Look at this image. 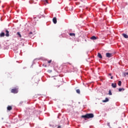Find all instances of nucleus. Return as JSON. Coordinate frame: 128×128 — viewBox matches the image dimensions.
I'll return each instance as SVG.
<instances>
[{
	"instance_id": "1",
	"label": "nucleus",
	"mask_w": 128,
	"mask_h": 128,
	"mask_svg": "<svg viewBox=\"0 0 128 128\" xmlns=\"http://www.w3.org/2000/svg\"><path fill=\"white\" fill-rule=\"evenodd\" d=\"M94 116V114H87L84 116H82V118H92Z\"/></svg>"
},
{
	"instance_id": "2",
	"label": "nucleus",
	"mask_w": 128,
	"mask_h": 128,
	"mask_svg": "<svg viewBox=\"0 0 128 128\" xmlns=\"http://www.w3.org/2000/svg\"><path fill=\"white\" fill-rule=\"evenodd\" d=\"M12 94H18V88H14L11 90Z\"/></svg>"
},
{
	"instance_id": "3",
	"label": "nucleus",
	"mask_w": 128,
	"mask_h": 128,
	"mask_svg": "<svg viewBox=\"0 0 128 128\" xmlns=\"http://www.w3.org/2000/svg\"><path fill=\"white\" fill-rule=\"evenodd\" d=\"M106 58H112V54L107 52L106 53Z\"/></svg>"
},
{
	"instance_id": "4",
	"label": "nucleus",
	"mask_w": 128,
	"mask_h": 128,
	"mask_svg": "<svg viewBox=\"0 0 128 128\" xmlns=\"http://www.w3.org/2000/svg\"><path fill=\"white\" fill-rule=\"evenodd\" d=\"M6 34L5 36H7L8 38V36H10V32H8V30H6Z\"/></svg>"
},
{
	"instance_id": "5",
	"label": "nucleus",
	"mask_w": 128,
	"mask_h": 128,
	"mask_svg": "<svg viewBox=\"0 0 128 128\" xmlns=\"http://www.w3.org/2000/svg\"><path fill=\"white\" fill-rule=\"evenodd\" d=\"M52 22H54V24H56L57 22V20H56V18L54 17L52 19Z\"/></svg>"
},
{
	"instance_id": "6",
	"label": "nucleus",
	"mask_w": 128,
	"mask_h": 128,
	"mask_svg": "<svg viewBox=\"0 0 128 128\" xmlns=\"http://www.w3.org/2000/svg\"><path fill=\"white\" fill-rule=\"evenodd\" d=\"M7 110H12V106H8L7 107Z\"/></svg>"
},
{
	"instance_id": "7",
	"label": "nucleus",
	"mask_w": 128,
	"mask_h": 128,
	"mask_svg": "<svg viewBox=\"0 0 128 128\" xmlns=\"http://www.w3.org/2000/svg\"><path fill=\"white\" fill-rule=\"evenodd\" d=\"M4 36H6V34L4 32H2L0 34V38H4Z\"/></svg>"
},
{
	"instance_id": "8",
	"label": "nucleus",
	"mask_w": 128,
	"mask_h": 128,
	"mask_svg": "<svg viewBox=\"0 0 128 128\" xmlns=\"http://www.w3.org/2000/svg\"><path fill=\"white\" fill-rule=\"evenodd\" d=\"M112 88H116V83H112Z\"/></svg>"
},
{
	"instance_id": "9",
	"label": "nucleus",
	"mask_w": 128,
	"mask_h": 128,
	"mask_svg": "<svg viewBox=\"0 0 128 128\" xmlns=\"http://www.w3.org/2000/svg\"><path fill=\"white\" fill-rule=\"evenodd\" d=\"M90 40H94L98 38L96 36H92L90 38Z\"/></svg>"
},
{
	"instance_id": "10",
	"label": "nucleus",
	"mask_w": 128,
	"mask_h": 128,
	"mask_svg": "<svg viewBox=\"0 0 128 128\" xmlns=\"http://www.w3.org/2000/svg\"><path fill=\"white\" fill-rule=\"evenodd\" d=\"M98 56L99 58H102V54L100 53L98 54Z\"/></svg>"
},
{
	"instance_id": "11",
	"label": "nucleus",
	"mask_w": 128,
	"mask_h": 128,
	"mask_svg": "<svg viewBox=\"0 0 128 128\" xmlns=\"http://www.w3.org/2000/svg\"><path fill=\"white\" fill-rule=\"evenodd\" d=\"M109 100L108 99V98H106V99L104 100H102V102H108Z\"/></svg>"
},
{
	"instance_id": "12",
	"label": "nucleus",
	"mask_w": 128,
	"mask_h": 128,
	"mask_svg": "<svg viewBox=\"0 0 128 128\" xmlns=\"http://www.w3.org/2000/svg\"><path fill=\"white\" fill-rule=\"evenodd\" d=\"M69 34L70 36H76V34L74 33H70Z\"/></svg>"
},
{
	"instance_id": "13",
	"label": "nucleus",
	"mask_w": 128,
	"mask_h": 128,
	"mask_svg": "<svg viewBox=\"0 0 128 128\" xmlns=\"http://www.w3.org/2000/svg\"><path fill=\"white\" fill-rule=\"evenodd\" d=\"M122 36L124 37L125 38H128V36L126 34H123Z\"/></svg>"
},
{
	"instance_id": "14",
	"label": "nucleus",
	"mask_w": 128,
	"mask_h": 128,
	"mask_svg": "<svg viewBox=\"0 0 128 128\" xmlns=\"http://www.w3.org/2000/svg\"><path fill=\"white\" fill-rule=\"evenodd\" d=\"M124 90V88H119V89H118L119 92H123Z\"/></svg>"
},
{
	"instance_id": "15",
	"label": "nucleus",
	"mask_w": 128,
	"mask_h": 128,
	"mask_svg": "<svg viewBox=\"0 0 128 128\" xmlns=\"http://www.w3.org/2000/svg\"><path fill=\"white\" fill-rule=\"evenodd\" d=\"M16 34H17V36H18L19 37L22 38V34H20V32H18L16 33Z\"/></svg>"
},
{
	"instance_id": "16",
	"label": "nucleus",
	"mask_w": 128,
	"mask_h": 128,
	"mask_svg": "<svg viewBox=\"0 0 128 128\" xmlns=\"http://www.w3.org/2000/svg\"><path fill=\"white\" fill-rule=\"evenodd\" d=\"M118 86H122V81H120V80L118 81Z\"/></svg>"
},
{
	"instance_id": "17",
	"label": "nucleus",
	"mask_w": 128,
	"mask_h": 128,
	"mask_svg": "<svg viewBox=\"0 0 128 128\" xmlns=\"http://www.w3.org/2000/svg\"><path fill=\"white\" fill-rule=\"evenodd\" d=\"M124 76H128V72H124Z\"/></svg>"
},
{
	"instance_id": "18",
	"label": "nucleus",
	"mask_w": 128,
	"mask_h": 128,
	"mask_svg": "<svg viewBox=\"0 0 128 128\" xmlns=\"http://www.w3.org/2000/svg\"><path fill=\"white\" fill-rule=\"evenodd\" d=\"M108 94H109V96H112V93L111 90H109Z\"/></svg>"
},
{
	"instance_id": "19",
	"label": "nucleus",
	"mask_w": 128,
	"mask_h": 128,
	"mask_svg": "<svg viewBox=\"0 0 128 128\" xmlns=\"http://www.w3.org/2000/svg\"><path fill=\"white\" fill-rule=\"evenodd\" d=\"M76 92L77 94H80V89H78L77 90H76Z\"/></svg>"
},
{
	"instance_id": "20",
	"label": "nucleus",
	"mask_w": 128,
	"mask_h": 128,
	"mask_svg": "<svg viewBox=\"0 0 128 128\" xmlns=\"http://www.w3.org/2000/svg\"><path fill=\"white\" fill-rule=\"evenodd\" d=\"M52 62V60H50L48 61V64H50Z\"/></svg>"
},
{
	"instance_id": "21",
	"label": "nucleus",
	"mask_w": 128,
	"mask_h": 128,
	"mask_svg": "<svg viewBox=\"0 0 128 128\" xmlns=\"http://www.w3.org/2000/svg\"><path fill=\"white\" fill-rule=\"evenodd\" d=\"M108 126H110V123H108Z\"/></svg>"
},
{
	"instance_id": "22",
	"label": "nucleus",
	"mask_w": 128,
	"mask_h": 128,
	"mask_svg": "<svg viewBox=\"0 0 128 128\" xmlns=\"http://www.w3.org/2000/svg\"><path fill=\"white\" fill-rule=\"evenodd\" d=\"M29 34H32V32H30L29 33Z\"/></svg>"
},
{
	"instance_id": "23",
	"label": "nucleus",
	"mask_w": 128,
	"mask_h": 128,
	"mask_svg": "<svg viewBox=\"0 0 128 128\" xmlns=\"http://www.w3.org/2000/svg\"><path fill=\"white\" fill-rule=\"evenodd\" d=\"M62 128V126H58V128Z\"/></svg>"
},
{
	"instance_id": "24",
	"label": "nucleus",
	"mask_w": 128,
	"mask_h": 128,
	"mask_svg": "<svg viewBox=\"0 0 128 128\" xmlns=\"http://www.w3.org/2000/svg\"><path fill=\"white\" fill-rule=\"evenodd\" d=\"M110 78H111V80H112L114 78V77L113 76H111Z\"/></svg>"
},
{
	"instance_id": "25",
	"label": "nucleus",
	"mask_w": 128,
	"mask_h": 128,
	"mask_svg": "<svg viewBox=\"0 0 128 128\" xmlns=\"http://www.w3.org/2000/svg\"><path fill=\"white\" fill-rule=\"evenodd\" d=\"M109 76H112V74H109Z\"/></svg>"
},
{
	"instance_id": "26",
	"label": "nucleus",
	"mask_w": 128,
	"mask_h": 128,
	"mask_svg": "<svg viewBox=\"0 0 128 128\" xmlns=\"http://www.w3.org/2000/svg\"><path fill=\"white\" fill-rule=\"evenodd\" d=\"M46 2H48V0H46Z\"/></svg>"
}]
</instances>
